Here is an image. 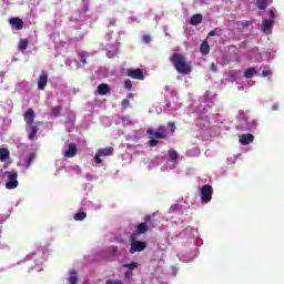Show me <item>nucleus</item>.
<instances>
[{"mask_svg":"<svg viewBox=\"0 0 284 284\" xmlns=\"http://www.w3.org/2000/svg\"><path fill=\"white\" fill-rule=\"evenodd\" d=\"M34 116L37 115L32 109H28L23 114L26 132L28 134L29 141H37L39 139L37 134L39 132V126H41L43 123L41 121L34 122Z\"/></svg>","mask_w":284,"mask_h":284,"instance_id":"1","label":"nucleus"},{"mask_svg":"<svg viewBox=\"0 0 284 284\" xmlns=\"http://www.w3.org/2000/svg\"><path fill=\"white\" fill-rule=\"evenodd\" d=\"M171 63H173L174 69L179 74H191L192 73V62H187V59L181 53H173L170 58Z\"/></svg>","mask_w":284,"mask_h":284,"instance_id":"2","label":"nucleus"},{"mask_svg":"<svg viewBox=\"0 0 284 284\" xmlns=\"http://www.w3.org/2000/svg\"><path fill=\"white\" fill-rule=\"evenodd\" d=\"M154 227H156V223L154 222V220H152V215H145L144 222L140 223L136 226L135 236H141V234H148L149 230Z\"/></svg>","mask_w":284,"mask_h":284,"instance_id":"3","label":"nucleus"},{"mask_svg":"<svg viewBox=\"0 0 284 284\" xmlns=\"http://www.w3.org/2000/svg\"><path fill=\"white\" fill-rule=\"evenodd\" d=\"M268 17L270 19H263L262 21V32L264 34H272V29L274 28L276 14L274 13V11H270Z\"/></svg>","mask_w":284,"mask_h":284,"instance_id":"4","label":"nucleus"},{"mask_svg":"<svg viewBox=\"0 0 284 284\" xmlns=\"http://www.w3.org/2000/svg\"><path fill=\"white\" fill-rule=\"evenodd\" d=\"M4 176L8 178V181L6 183L7 190H14L19 187V181H17V179H19V174L17 173V171H7L4 173Z\"/></svg>","mask_w":284,"mask_h":284,"instance_id":"5","label":"nucleus"},{"mask_svg":"<svg viewBox=\"0 0 284 284\" xmlns=\"http://www.w3.org/2000/svg\"><path fill=\"white\" fill-rule=\"evenodd\" d=\"M212 194H214V189L212 187V185L205 184L202 186L200 191V196L204 205L212 201Z\"/></svg>","mask_w":284,"mask_h":284,"instance_id":"6","label":"nucleus"},{"mask_svg":"<svg viewBox=\"0 0 284 284\" xmlns=\"http://www.w3.org/2000/svg\"><path fill=\"white\" fill-rule=\"evenodd\" d=\"M146 133L153 139H168V128L164 125H160L155 131L148 129Z\"/></svg>","mask_w":284,"mask_h":284,"instance_id":"7","label":"nucleus"},{"mask_svg":"<svg viewBox=\"0 0 284 284\" xmlns=\"http://www.w3.org/2000/svg\"><path fill=\"white\" fill-rule=\"evenodd\" d=\"M114 154V148L109 146L105 149H99L95 153L94 161L99 165L103 163V160H101V156H112Z\"/></svg>","mask_w":284,"mask_h":284,"instance_id":"8","label":"nucleus"},{"mask_svg":"<svg viewBox=\"0 0 284 284\" xmlns=\"http://www.w3.org/2000/svg\"><path fill=\"white\" fill-rule=\"evenodd\" d=\"M148 247L146 242L138 241L136 237H131V247H130V254H134L135 252H143Z\"/></svg>","mask_w":284,"mask_h":284,"instance_id":"9","label":"nucleus"},{"mask_svg":"<svg viewBox=\"0 0 284 284\" xmlns=\"http://www.w3.org/2000/svg\"><path fill=\"white\" fill-rule=\"evenodd\" d=\"M128 77H131V79H135L138 81H143L145 79V75H143V70L141 69H128Z\"/></svg>","mask_w":284,"mask_h":284,"instance_id":"10","label":"nucleus"},{"mask_svg":"<svg viewBox=\"0 0 284 284\" xmlns=\"http://www.w3.org/2000/svg\"><path fill=\"white\" fill-rule=\"evenodd\" d=\"M48 85V72H42L38 79V90H45Z\"/></svg>","mask_w":284,"mask_h":284,"instance_id":"11","label":"nucleus"},{"mask_svg":"<svg viewBox=\"0 0 284 284\" xmlns=\"http://www.w3.org/2000/svg\"><path fill=\"white\" fill-rule=\"evenodd\" d=\"M9 23L12 30H23V20L21 18H11Z\"/></svg>","mask_w":284,"mask_h":284,"instance_id":"12","label":"nucleus"},{"mask_svg":"<svg viewBox=\"0 0 284 284\" xmlns=\"http://www.w3.org/2000/svg\"><path fill=\"white\" fill-rule=\"evenodd\" d=\"M77 152H79V150L77 149V144L71 143L69 144V149L64 152V156L67 159H74V156H77Z\"/></svg>","mask_w":284,"mask_h":284,"instance_id":"13","label":"nucleus"},{"mask_svg":"<svg viewBox=\"0 0 284 284\" xmlns=\"http://www.w3.org/2000/svg\"><path fill=\"white\" fill-rule=\"evenodd\" d=\"M254 141V135L252 133L242 134L240 136V142L242 145H250Z\"/></svg>","mask_w":284,"mask_h":284,"instance_id":"14","label":"nucleus"},{"mask_svg":"<svg viewBox=\"0 0 284 284\" xmlns=\"http://www.w3.org/2000/svg\"><path fill=\"white\" fill-rule=\"evenodd\" d=\"M200 23H203V14H201V13L193 14L190 19V24L191 26H200Z\"/></svg>","mask_w":284,"mask_h":284,"instance_id":"15","label":"nucleus"},{"mask_svg":"<svg viewBox=\"0 0 284 284\" xmlns=\"http://www.w3.org/2000/svg\"><path fill=\"white\" fill-rule=\"evenodd\" d=\"M110 92V85L102 83L98 85V94L105 97Z\"/></svg>","mask_w":284,"mask_h":284,"instance_id":"16","label":"nucleus"},{"mask_svg":"<svg viewBox=\"0 0 284 284\" xmlns=\"http://www.w3.org/2000/svg\"><path fill=\"white\" fill-rule=\"evenodd\" d=\"M10 159V150L7 148H0V161L3 163Z\"/></svg>","mask_w":284,"mask_h":284,"instance_id":"17","label":"nucleus"},{"mask_svg":"<svg viewBox=\"0 0 284 284\" xmlns=\"http://www.w3.org/2000/svg\"><path fill=\"white\" fill-rule=\"evenodd\" d=\"M200 51L202 54H210V44L207 43V41L202 42Z\"/></svg>","mask_w":284,"mask_h":284,"instance_id":"18","label":"nucleus"},{"mask_svg":"<svg viewBox=\"0 0 284 284\" xmlns=\"http://www.w3.org/2000/svg\"><path fill=\"white\" fill-rule=\"evenodd\" d=\"M254 74H256V69H254V68H248L244 72L245 79H252L254 77Z\"/></svg>","mask_w":284,"mask_h":284,"instance_id":"19","label":"nucleus"},{"mask_svg":"<svg viewBox=\"0 0 284 284\" xmlns=\"http://www.w3.org/2000/svg\"><path fill=\"white\" fill-rule=\"evenodd\" d=\"M256 6L258 10H267V0H257Z\"/></svg>","mask_w":284,"mask_h":284,"instance_id":"20","label":"nucleus"},{"mask_svg":"<svg viewBox=\"0 0 284 284\" xmlns=\"http://www.w3.org/2000/svg\"><path fill=\"white\" fill-rule=\"evenodd\" d=\"M34 159H37V153H30L27 156V160H26L27 168H30V165H32V162L34 161Z\"/></svg>","mask_w":284,"mask_h":284,"instance_id":"21","label":"nucleus"},{"mask_svg":"<svg viewBox=\"0 0 284 284\" xmlns=\"http://www.w3.org/2000/svg\"><path fill=\"white\" fill-rule=\"evenodd\" d=\"M29 44H30V43L28 42V40L21 39L20 42H19V50H21L22 52H23L24 50H28V45H29Z\"/></svg>","mask_w":284,"mask_h":284,"instance_id":"22","label":"nucleus"},{"mask_svg":"<svg viewBox=\"0 0 284 284\" xmlns=\"http://www.w3.org/2000/svg\"><path fill=\"white\" fill-rule=\"evenodd\" d=\"M122 267H125L126 270H130V272L136 270L139 267V264L136 262H132L129 264H122Z\"/></svg>","mask_w":284,"mask_h":284,"instance_id":"23","label":"nucleus"},{"mask_svg":"<svg viewBox=\"0 0 284 284\" xmlns=\"http://www.w3.org/2000/svg\"><path fill=\"white\" fill-rule=\"evenodd\" d=\"M169 156H170L171 161H179V153L174 150L169 151Z\"/></svg>","mask_w":284,"mask_h":284,"instance_id":"24","label":"nucleus"},{"mask_svg":"<svg viewBox=\"0 0 284 284\" xmlns=\"http://www.w3.org/2000/svg\"><path fill=\"white\" fill-rule=\"evenodd\" d=\"M85 216H88V214H85V212H78L74 214V221H83V219H85Z\"/></svg>","mask_w":284,"mask_h":284,"instance_id":"25","label":"nucleus"},{"mask_svg":"<svg viewBox=\"0 0 284 284\" xmlns=\"http://www.w3.org/2000/svg\"><path fill=\"white\" fill-rule=\"evenodd\" d=\"M143 43H145L146 45H150V43L152 42V36L150 34H144L142 38Z\"/></svg>","mask_w":284,"mask_h":284,"instance_id":"26","label":"nucleus"},{"mask_svg":"<svg viewBox=\"0 0 284 284\" xmlns=\"http://www.w3.org/2000/svg\"><path fill=\"white\" fill-rule=\"evenodd\" d=\"M78 57H79L81 63H83V64L88 63L85 52H78Z\"/></svg>","mask_w":284,"mask_h":284,"instance_id":"27","label":"nucleus"},{"mask_svg":"<svg viewBox=\"0 0 284 284\" xmlns=\"http://www.w3.org/2000/svg\"><path fill=\"white\" fill-rule=\"evenodd\" d=\"M61 110H62L61 105L54 106L52 109L53 116H59L61 114Z\"/></svg>","mask_w":284,"mask_h":284,"instance_id":"28","label":"nucleus"},{"mask_svg":"<svg viewBox=\"0 0 284 284\" xmlns=\"http://www.w3.org/2000/svg\"><path fill=\"white\" fill-rule=\"evenodd\" d=\"M124 88H125V90L131 92V90H132V81L131 80H125L124 81Z\"/></svg>","mask_w":284,"mask_h":284,"instance_id":"29","label":"nucleus"},{"mask_svg":"<svg viewBox=\"0 0 284 284\" xmlns=\"http://www.w3.org/2000/svg\"><path fill=\"white\" fill-rule=\"evenodd\" d=\"M168 128H170L171 134H174V132H176V124L174 122H169Z\"/></svg>","mask_w":284,"mask_h":284,"instance_id":"30","label":"nucleus"},{"mask_svg":"<svg viewBox=\"0 0 284 284\" xmlns=\"http://www.w3.org/2000/svg\"><path fill=\"white\" fill-rule=\"evenodd\" d=\"M128 108H130V100L123 99L122 100V110H126Z\"/></svg>","mask_w":284,"mask_h":284,"instance_id":"31","label":"nucleus"},{"mask_svg":"<svg viewBox=\"0 0 284 284\" xmlns=\"http://www.w3.org/2000/svg\"><path fill=\"white\" fill-rule=\"evenodd\" d=\"M159 145V140H150L149 141V148H156Z\"/></svg>","mask_w":284,"mask_h":284,"instance_id":"32","label":"nucleus"},{"mask_svg":"<svg viewBox=\"0 0 284 284\" xmlns=\"http://www.w3.org/2000/svg\"><path fill=\"white\" fill-rule=\"evenodd\" d=\"M105 284H123V281L121 280H108Z\"/></svg>","mask_w":284,"mask_h":284,"instance_id":"33","label":"nucleus"},{"mask_svg":"<svg viewBox=\"0 0 284 284\" xmlns=\"http://www.w3.org/2000/svg\"><path fill=\"white\" fill-rule=\"evenodd\" d=\"M69 283L77 284V283H79V278L77 276H71V277H69Z\"/></svg>","mask_w":284,"mask_h":284,"instance_id":"34","label":"nucleus"},{"mask_svg":"<svg viewBox=\"0 0 284 284\" xmlns=\"http://www.w3.org/2000/svg\"><path fill=\"white\" fill-rule=\"evenodd\" d=\"M272 70H264L262 71V77H271Z\"/></svg>","mask_w":284,"mask_h":284,"instance_id":"35","label":"nucleus"},{"mask_svg":"<svg viewBox=\"0 0 284 284\" xmlns=\"http://www.w3.org/2000/svg\"><path fill=\"white\" fill-rule=\"evenodd\" d=\"M109 252H112L113 254H116V252H119V247L118 246H110Z\"/></svg>","mask_w":284,"mask_h":284,"instance_id":"36","label":"nucleus"},{"mask_svg":"<svg viewBox=\"0 0 284 284\" xmlns=\"http://www.w3.org/2000/svg\"><path fill=\"white\" fill-rule=\"evenodd\" d=\"M210 69L212 70V72H219V69L216 68V64L214 62L211 64Z\"/></svg>","mask_w":284,"mask_h":284,"instance_id":"37","label":"nucleus"},{"mask_svg":"<svg viewBox=\"0 0 284 284\" xmlns=\"http://www.w3.org/2000/svg\"><path fill=\"white\" fill-rule=\"evenodd\" d=\"M125 278H131L132 276V271H126L124 274Z\"/></svg>","mask_w":284,"mask_h":284,"instance_id":"38","label":"nucleus"},{"mask_svg":"<svg viewBox=\"0 0 284 284\" xmlns=\"http://www.w3.org/2000/svg\"><path fill=\"white\" fill-rule=\"evenodd\" d=\"M242 26H243V28H247V26H250V21H243Z\"/></svg>","mask_w":284,"mask_h":284,"instance_id":"39","label":"nucleus"},{"mask_svg":"<svg viewBox=\"0 0 284 284\" xmlns=\"http://www.w3.org/2000/svg\"><path fill=\"white\" fill-rule=\"evenodd\" d=\"M209 37H216V31H210Z\"/></svg>","mask_w":284,"mask_h":284,"instance_id":"40","label":"nucleus"},{"mask_svg":"<svg viewBox=\"0 0 284 284\" xmlns=\"http://www.w3.org/2000/svg\"><path fill=\"white\" fill-rule=\"evenodd\" d=\"M273 110H278V104H274Z\"/></svg>","mask_w":284,"mask_h":284,"instance_id":"41","label":"nucleus"}]
</instances>
